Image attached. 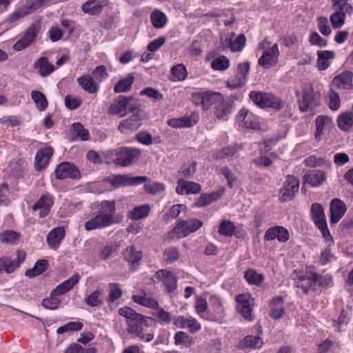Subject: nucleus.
Returning a JSON list of instances; mask_svg holds the SVG:
<instances>
[{"instance_id": "16", "label": "nucleus", "mask_w": 353, "mask_h": 353, "mask_svg": "<svg viewBox=\"0 0 353 353\" xmlns=\"http://www.w3.org/2000/svg\"><path fill=\"white\" fill-rule=\"evenodd\" d=\"M330 223L336 224L346 212L345 204L338 199H334L330 203Z\"/></svg>"}, {"instance_id": "55", "label": "nucleus", "mask_w": 353, "mask_h": 353, "mask_svg": "<svg viewBox=\"0 0 353 353\" xmlns=\"http://www.w3.org/2000/svg\"><path fill=\"white\" fill-rule=\"evenodd\" d=\"M230 65L229 59L225 56H220L214 59L211 63V67L215 70H225Z\"/></svg>"}, {"instance_id": "62", "label": "nucleus", "mask_w": 353, "mask_h": 353, "mask_svg": "<svg viewBox=\"0 0 353 353\" xmlns=\"http://www.w3.org/2000/svg\"><path fill=\"white\" fill-rule=\"evenodd\" d=\"M185 208V206L181 204L174 205L172 206L164 215V220L168 222L171 219L176 218L182 209Z\"/></svg>"}, {"instance_id": "48", "label": "nucleus", "mask_w": 353, "mask_h": 353, "mask_svg": "<svg viewBox=\"0 0 353 353\" xmlns=\"http://www.w3.org/2000/svg\"><path fill=\"white\" fill-rule=\"evenodd\" d=\"M245 279L250 284L259 285L264 279V276L261 274H259L256 271L249 269L245 272Z\"/></svg>"}, {"instance_id": "28", "label": "nucleus", "mask_w": 353, "mask_h": 353, "mask_svg": "<svg viewBox=\"0 0 353 353\" xmlns=\"http://www.w3.org/2000/svg\"><path fill=\"white\" fill-rule=\"evenodd\" d=\"M150 210L151 208L149 204L136 206L132 210L129 211L128 217L134 221L143 219L148 216Z\"/></svg>"}, {"instance_id": "21", "label": "nucleus", "mask_w": 353, "mask_h": 353, "mask_svg": "<svg viewBox=\"0 0 353 353\" xmlns=\"http://www.w3.org/2000/svg\"><path fill=\"white\" fill-rule=\"evenodd\" d=\"M77 81L81 88L89 94H94L99 90V84L89 74L78 77Z\"/></svg>"}, {"instance_id": "64", "label": "nucleus", "mask_w": 353, "mask_h": 353, "mask_svg": "<svg viewBox=\"0 0 353 353\" xmlns=\"http://www.w3.org/2000/svg\"><path fill=\"white\" fill-rule=\"evenodd\" d=\"M110 183L116 187L129 185L130 179L128 175L118 174L112 176L110 179Z\"/></svg>"}, {"instance_id": "3", "label": "nucleus", "mask_w": 353, "mask_h": 353, "mask_svg": "<svg viewBox=\"0 0 353 353\" xmlns=\"http://www.w3.org/2000/svg\"><path fill=\"white\" fill-rule=\"evenodd\" d=\"M203 222L197 219L179 221L174 228L168 233L170 239L185 237L201 228Z\"/></svg>"}, {"instance_id": "10", "label": "nucleus", "mask_w": 353, "mask_h": 353, "mask_svg": "<svg viewBox=\"0 0 353 353\" xmlns=\"http://www.w3.org/2000/svg\"><path fill=\"white\" fill-rule=\"evenodd\" d=\"M40 30V26L38 23H33L28 28L21 39H19L14 45L13 48L17 51H21L28 48L36 39Z\"/></svg>"}, {"instance_id": "32", "label": "nucleus", "mask_w": 353, "mask_h": 353, "mask_svg": "<svg viewBox=\"0 0 353 353\" xmlns=\"http://www.w3.org/2000/svg\"><path fill=\"white\" fill-rule=\"evenodd\" d=\"M123 255L124 259L132 264L139 263L143 256L142 252L134 245L126 248Z\"/></svg>"}, {"instance_id": "46", "label": "nucleus", "mask_w": 353, "mask_h": 353, "mask_svg": "<svg viewBox=\"0 0 353 353\" xmlns=\"http://www.w3.org/2000/svg\"><path fill=\"white\" fill-rule=\"evenodd\" d=\"M312 278L315 285L319 287L330 288L332 285V277L330 274L321 275L316 273H312Z\"/></svg>"}, {"instance_id": "52", "label": "nucleus", "mask_w": 353, "mask_h": 353, "mask_svg": "<svg viewBox=\"0 0 353 353\" xmlns=\"http://www.w3.org/2000/svg\"><path fill=\"white\" fill-rule=\"evenodd\" d=\"M83 324L81 322L70 321L59 327L57 330V333L59 334H61L67 332L79 331L81 330L83 328Z\"/></svg>"}, {"instance_id": "61", "label": "nucleus", "mask_w": 353, "mask_h": 353, "mask_svg": "<svg viewBox=\"0 0 353 353\" xmlns=\"http://www.w3.org/2000/svg\"><path fill=\"white\" fill-rule=\"evenodd\" d=\"M145 190L152 194H155L165 190V185L160 182H149L144 185Z\"/></svg>"}, {"instance_id": "4", "label": "nucleus", "mask_w": 353, "mask_h": 353, "mask_svg": "<svg viewBox=\"0 0 353 353\" xmlns=\"http://www.w3.org/2000/svg\"><path fill=\"white\" fill-rule=\"evenodd\" d=\"M311 213L314 222L321 230L323 238L333 243L332 236L328 230L325 215L322 205L319 203H313L311 208Z\"/></svg>"}, {"instance_id": "42", "label": "nucleus", "mask_w": 353, "mask_h": 353, "mask_svg": "<svg viewBox=\"0 0 353 353\" xmlns=\"http://www.w3.org/2000/svg\"><path fill=\"white\" fill-rule=\"evenodd\" d=\"M219 233L224 236H232L236 231V226L229 220H223L219 227Z\"/></svg>"}, {"instance_id": "2", "label": "nucleus", "mask_w": 353, "mask_h": 353, "mask_svg": "<svg viewBox=\"0 0 353 353\" xmlns=\"http://www.w3.org/2000/svg\"><path fill=\"white\" fill-rule=\"evenodd\" d=\"M115 158L113 162L115 165L121 167L131 165L136 162L141 156V150L136 148L121 147L114 150Z\"/></svg>"}, {"instance_id": "19", "label": "nucleus", "mask_w": 353, "mask_h": 353, "mask_svg": "<svg viewBox=\"0 0 353 353\" xmlns=\"http://www.w3.org/2000/svg\"><path fill=\"white\" fill-rule=\"evenodd\" d=\"M53 149L50 146L39 150L35 157V168L41 170L48 164L50 157L52 156Z\"/></svg>"}, {"instance_id": "51", "label": "nucleus", "mask_w": 353, "mask_h": 353, "mask_svg": "<svg viewBox=\"0 0 353 353\" xmlns=\"http://www.w3.org/2000/svg\"><path fill=\"white\" fill-rule=\"evenodd\" d=\"M210 304L214 307L217 319H221L224 314V308L221 299L217 296H212L210 297Z\"/></svg>"}, {"instance_id": "7", "label": "nucleus", "mask_w": 353, "mask_h": 353, "mask_svg": "<svg viewBox=\"0 0 353 353\" xmlns=\"http://www.w3.org/2000/svg\"><path fill=\"white\" fill-rule=\"evenodd\" d=\"M299 180L294 175H288L283 186L280 190V201L285 202L291 201L299 192Z\"/></svg>"}, {"instance_id": "53", "label": "nucleus", "mask_w": 353, "mask_h": 353, "mask_svg": "<svg viewBox=\"0 0 353 353\" xmlns=\"http://www.w3.org/2000/svg\"><path fill=\"white\" fill-rule=\"evenodd\" d=\"M72 131L74 135L79 137L81 141H87L90 138L89 131L80 123L72 124Z\"/></svg>"}, {"instance_id": "40", "label": "nucleus", "mask_w": 353, "mask_h": 353, "mask_svg": "<svg viewBox=\"0 0 353 353\" xmlns=\"http://www.w3.org/2000/svg\"><path fill=\"white\" fill-rule=\"evenodd\" d=\"M48 263L45 259L37 261L32 268L26 270L25 274L28 277H34L41 274L48 267Z\"/></svg>"}, {"instance_id": "50", "label": "nucleus", "mask_w": 353, "mask_h": 353, "mask_svg": "<svg viewBox=\"0 0 353 353\" xmlns=\"http://www.w3.org/2000/svg\"><path fill=\"white\" fill-rule=\"evenodd\" d=\"M328 106L332 110H338L341 106V98L336 91L330 90L327 94Z\"/></svg>"}, {"instance_id": "33", "label": "nucleus", "mask_w": 353, "mask_h": 353, "mask_svg": "<svg viewBox=\"0 0 353 353\" xmlns=\"http://www.w3.org/2000/svg\"><path fill=\"white\" fill-rule=\"evenodd\" d=\"M316 105L313 90L312 89L304 90L303 92V101L299 105L300 110L305 112L309 108L312 109Z\"/></svg>"}, {"instance_id": "39", "label": "nucleus", "mask_w": 353, "mask_h": 353, "mask_svg": "<svg viewBox=\"0 0 353 353\" xmlns=\"http://www.w3.org/2000/svg\"><path fill=\"white\" fill-rule=\"evenodd\" d=\"M134 81L132 74H128L125 78L121 79L114 86V91L116 93L125 92L128 91Z\"/></svg>"}, {"instance_id": "29", "label": "nucleus", "mask_w": 353, "mask_h": 353, "mask_svg": "<svg viewBox=\"0 0 353 353\" xmlns=\"http://www.w3.org/2000/svg\"><path fill=\"white\" fill-rule=\"evenodd\" d=\"M305 180L313 187L320 186L326 179L325 173L321 170H316L305 174Z\"/></svg>"}, {"instance_id": "17", "label": "nucleus", "mask_w": 353, "mask_h": 353, "mask_svg": "<svg viewBox=\"0 0 353 353\" xmlns=\"http://www.w3.org/2000/svg\"><path fill=\"white\" fill-rule=\"evenodd\" d=\"M201 190V185L197 183L185 181L183 179H179L177 181L176 192L179 194H197L200 192Z\"/></svg>"}, {"instance_id": "27", "label": "nucleus", "mask_w": 353, "mask_h": 353, "mask_svg": "<svg viewBox=\"0 0 353 353\" xmlns=\"http://www.w3.org/2000/svg\"><path fill=\"white\" fill-rule=\"evenodd\" d=\"M335 57L332 50H319L317 52V68L319 70H326L330 65L329 60Z\"/></svg>"}, {"instance_id": "14", "label": "nucleus", "mask_w": 353, "mask_h": 353, "mask_svg": "<svg viewBox=\"0 0 353 353\" xmlns=\"http://www.w3.org/2000/svg\"><path fill=\"white\" fill-rule=\"evenodd\" d=\"M290 238L288 230L283 226H274L268 228L265 233L266 241L277 239L279 242H286Z\"/></svg>"}, {"instance_id": "57", "label": "nucleus", "mask_w": 353, "mask_h": 353, "mask_svg": "<svg viewBox=\"0 0 353 353\" xmlns=\"http://www.w3.org/2000/svg\"><path fill=\"white\" fill-rule=\"evenodd\" d=\"M164 260L166 263H172L179 258V252L176 247H168L163 252Z\"/></svg>"}, {"instance_id": "25", "label": "nucleus", "mask_w": 353, "mask_h": 353, "mask_svg": "<svg viewBox=\"0 0 353 353\" xmlns=\"http://www.w3.org/2000/svg\"><path fill=\"white\" fill-rule=\"evenodd\" d=\"M84 303L90 307H101L103 303V290L97 289L84 297Z\"/></svg>"}, {"instance_id": "8", "label": "nucleus", "mask_w": 353, "mask_h": 353, "mask_svg": "<svg viewBox=\"0 0 353 353\" xmlns=\"http://www.w3.org/2000/svg\"><path fill=\"white\" fill-rule=\"evenodd\" d=\"M145 114L141 112L132 114L129 117L121 120L118 125V130L122 134H129L137 130L142 125V121L145 119Z\"/></svg>"}, {"instance_id": "44", "label": "nucleus", "mask_w": 353, "mask_h": 353, "mask_svg": "<svg viewBox=\"0 0 353 353\" xmlns=\"http://www.w3.org/2000/svg\"><path fill=\"white\" fill-rule=\"evenodd\" d=\"M58 295L53 293L52 291L50 296L43 299L41 305L43 307L48 310H56L59 307L61 300L57 298Z\"/></svg>"}, {"instance_id": "41", "label": "nucleus", "mask_w": 353, "mask_h": 353, "mask_svg": "<svg viewBox=\"0 0 353 353\" xmlns=\"http://www.w3.org/2000/svg\"><path fill=\"white\" fill-rule=\"evenodd\" d=\"M17 268L18 263L16 262V260H12L7 256L0 258V273L4 271L10 274L13 272Z\"/></svg>"}, {"instance_id": "49", "label": "nucleus", "mask_w": 353, "mask_h": 353, "mask_svg": "<svg viewBox=\"0 0 353 353\" xmlns=\"http://www.w3.org/2000/svg\"><path fill=\"white\" fill-rule=\"evenodd\" d=\"M19 237V233L14 230H6L0 234V241L5 243H16Z\"/></svg>"}, {"instance_id": "37", "label": "nucleus", "mask_w": 353, "mask_h": 353, "mask_svg": "<svg viewBox=\"0 0 353 353\" xmlns=\"http://www.w3.org/2000/svg\"><path fill=\"white\" fill-rule=\"evenodd\" d=\"M339 128L343 131H347L353 126V112H345L341 113L338 119Z\"/></svg>"}, {"instance_id": "56", "label": "nucleus", "mask_w": 353, "mask_h": 353, "mask_svg": "<svg viewBox=\"0 0 353 353\" xmlns=\"http://www.w3.org/2000/svg\"><path fill=\"white\" fill-rule=\"evenodd\" d=\"M243 343L245 346L252 349L260 348L263 345V340L258 336H247L244 338Z\"/></svg>"}, {"instance_id": "45", "label": "nucleus", "mask_w": 353, "mask_h": 353, "mask_svg": "<svg viewBox=\"0 0 353 353\" xmlns=\"http://www.w3.org/2000/svg\"><path fill=\"white\" fill-rule=\"evenodd\" d=\"M153 315L161 324H168L172 321L171 314L165 311L163 307H159V305L155 309Z\"/></svg>"}, {"instance_id": "23", "label": "nucleus", "mask_w": 353, "mask_h": 353, "mask_svg": "<svg viewBox=\"0 0 353 353\" xmlns=\"http://www.w3.org/2000/svg\"><path fill=\"white\" fill-rule=\"evenodd\" d=\"M80 276L78 273L73 274L71 277L59 284L52 291L53 293L60 296L70 291L79 283Z\"/></svg>"}, {"instance_id": "22", "label": "nucleus", "mask_w": 353, "mask_h": 353, "mask_svg": "<svg viewBox=\"0 0 353 353\" xmlns=\"http://www.w3.org/2000/svg\"><path fill=\"white\" fill-rule=\"evenodd\" d=\"M52 203L51 197L44 194L34 204L32 209L34 211L39 210V216L43 218L49 214Z\"/></svg>"}, {"instance_id": "24", "label": "nucleus", "mask_w": 353, "mask_h": 353, "mask_svg": "<svg viewBox=\"0 0 353 353\" xmlns=\"http://www.w3.org/2000/svg\"><path fill=\"white\" fill-rule=\"evenodd\" d=\"M65 236V230L61 227L52 230L47 236V243L50 248L56 250Z\"/></svg>"}, {"instance_id": "58", "label": "nucleus", "mask_w": 353, "mask_h": 353, "mask_svg": "<svg viewBox=\"0 0 353 353\" xmlns=\"http://www.w3.org/2000/svg\"><path fill=\"white\" fill-rule=\"evenodd\" d=\"M92 77L98 83L103 81L108 77L107 68L103 65L96 67L92 71Z\"/></svg>"}, {"instance_id": "54", "label": "nucleus", "mask_w": 353, "mask_h": 353, "mask_svg": "<svg viewBox=\"0 0 353 353\" xmlns=\"http://www.w3.org/2000/svg\"><path fill=\"white\" fill-rule=\"evenodd\" d=\"M118 312L119 315L126 319V321L128 320L139 321V319H140L141 316L142 315L137 313L136 311L128 306L119 308Z\"/></svg>"}, {"instance_id": "1", "label": "nucleus", "mask_w": 353, "mask_h": 353, "mask_svg": "<svg viewBox=\"0 0 353 353\" xmlns=\"http://www.w3.org/2000/svg\"><path fill=\"white\" fill-rule=\"evenodd\" d=\"M98 211L92 217L85 222L86 231L101 230L119 222L115 218L116 205L114 201L103 200L98 203Z\"/></svg>"}, {"instance_id": "30", "label": "nucleus", "mask_w": 353, "mask_h": 353, "mask_svg": "<svg viewBox=\"0 0 353 353\" xmlns=\"http://www.w3.org/2000/svg\"><path fill=\"white\" fill-rule=\"evenodd\" d=\"M34 68L38 69L41 77H45L50 75L54 70V67L49 63L47 57H40L34 63Z\"/></svg>"}, {"instance_id": "12", "label": "nucleus", "mask_w": 353, "mask_h": 353, "mask_svg": "<svg viewBox=\"0 0 353 353\" xmlns=\"http://www.w3.org/2000/svg\"><path fill=\"white\" fill-rule=\"evenodd\" d=\"M155 278L163 283L168 293H170L176 289L177 279L172 272L164 269L160 270L156 272Z\"/></svg>"}, {"instance_id": "47", "label": "nucleus", "mask_w": 353, "mask_h": 353, "mask_svg": "<svg viewBox=\"0 0 353 353\" xmlns=\"http://www.w3.org/2000/svg\"><path fill=\"white\" fill-rule=\"evenodd\" d=\"M166 20V15L161 11L154 10L151 14L152 23L156 28H163L165 25Z\"/></svg>"}, {"instance_id": "63", "label": "nucleus", "mask_w": 353, "mask_h": 353, "mask_svg": "<svg viewBox=\"0 0 353 353\" xmlns=\"http://www.w3.org/2000/svg\"><path fill=\"white\" fill-rule=\"evenodd\" d=\"M345 14L343 12L336 11L330 16V21L333 28H341L345 21Z\"/></svg>"}, {"instance_id": "13", "label": "nucleus", "mask_w": 353, "mask_h": 353, "mask_svg": "<svg viewBox=\"0 0 353 353\" xmlns=\"http://www.w3.org/2000/svg\"><path fill=\"white\" fill-rule=\"evenodd\" d=\"M131 100V97L125 96L118 97L114 102L108 107V113L113 115H118L121 117L126 115L128 106Z\"/></svg>"}, {"instance_id": "5", "label": "nucleus", "mask_w": 353, "mask_h": 353, "mask_svg": "<svg viewBox=\"0 0 353 353\" xmlns=\"http://www.w3.org/2000/svg\"><path fill=\"white\" fill-rule=\"evenodd\" d=\"M221 96L220 92L206 90L192 93L191 99L196 105H201L204 110H208L212 104L221 99Z\"/></svg>"}, {"instance_id": "20", "label": "nucleus", "mask_w": 353, "mask_h": 353, "mask_svg": "<svg viewBox=\"0 0 353 353\" xmlns=\"http://www.w3.org/2000/svg\"><path fill=\"white\" fill-rule=\"evenodd\" d=\"M353 72L345 71L336 76L332 80L334 86L339 89L350 90L352 88Z\"/></svg>"}, {"instance_id": "6", "label": "nucleus", "mask_w": 353, "mask_h": 353, "mask_svg": "<svg viewBox=\"0 0 353 353\" xmlns=\"http://www.w3.org/2000/svg\"><path fill=\"white\" fill-rule=\"evenodd\" d=\"M147 317L141 315L139 321L128 320L126 321L127 332L138 337L144 342L151 341L154 339V335L150 333L143 334V325L147 321Z\"/></svg>"}, {"instance_id": "60", "label": "nucleus", "mask_w": 353, "mask_h": 353, "mask_svg": "<svg viewBox=\"0 0 353 353\" xmlns=\"http://www.w3.org/2000/svg\"><path fill=\"white\" fill-rule=\"evenodd\" d=\"M246 39L243 34H239L233 41H230V48L232 52L241 51L245 45Z\"/></svg>"}, {"instance_id": "34", "label": "nucleus", "mask_w": 353, "mask_h": 353, "mask_svg": "<svg viewBox=\"0 0 353 353\" xmlns=\"http://www.w3.org/2000/svg\"><path fill=\"white\" fill-rule=\"evenodd\" d=\"M332 119L327 116L319 115L315 119L316 132L314 137L316 139H320L323 134L325 128L331 124Z\"/></svg>"}, {"instance_id": "15", "label": "nucleus", "mask_w": 353, "mask_h": 353, "mask_svg": "<svg viewBox=\"0 0 353 353\" xmlns=\"http://www.w3.org/2000/svg\"><path fill=\"white\" fill-rule=\"evenodd\" d=\"M233 102L230 99H225L221 96V99L216 103L214 114L219 119L226 121L228 116L232 113Z\"/></svg>"}, {"instance_id": "59", "label": "nucleus", "mask_w": 353, "mask_h": 353, "mask_svg": "<svg viewBox=\"0 0 353 353\" xmlns=\"http://www.w3.org/2000/svg\"><path fill=\"white\" fill-rule=\"evenodd\" d=\"M171 72L172 75L178 81H183L187 78L188 76L185 66L183 64H178L174 65L171 69Z\"/></svg>"}, {"instance_id": "43", "label": "nucleus", "mask_w": 353, "mask_h": 353, "mask_svg": "<svg viewBox=\"0 0 353 353\" xmlns=\"http://www.w3.org/2000/svg\"><path fill=\"white\" fill-rule=\"evenodd\" d=\"M109 294L108 301L114 303L115 301L121 298L123 295V291L120 287V284L117 283H110L108 284Z\"/></svg>"}, {"instance_id": "9", "label": "nucleus", "mask_w": 353, "mask_h": 353, "mask_svg": "<svg viewBox=\"0 0 353 353\" xmlns=\"http://www.w3.org/2000/svg\"><path fill=\"white\" fill-rule=\"evenodd\" d=\"M279 54L278 44L274 43L271 48H265L263 51L258 63L265 69L271 68L277 64Z\"/></svg>"}, {"instance_id": "38", "label": "nucleus", "mask_w": 353, "mask_h": 353, "mask_svg": "<svg viewBox=\"0 0 353 353\" xmlns=\"http://www.w3.org/2000/svg\"><path fill=\"white\" fill-rule=\"evenodd\" d=\"M261 108H274L279 109L281 108L280 99L270 93L263 92Z\"/></svg>"}, {"instance_id": "26", "label": "nucleus", "mask_w": 353, "mask_h": 353, "mask_svg": "<svg viewBox=\"0 0 353 353\" xmlns=\"http://www.w3.org/2000/svg\"><path fill=\"white\" fill-rule=\"evenodd\" d=\"M284 301L281 296L274 297L270 305V316L274 319H279L282 317L284 313Z\"/></svg>"}, {"instance_id": "11", "label": "nucleus", "mask_w": 353, "mask_h": 353, "mask_svg": "<svg viewBox=\"0 0 353 353\" xmlns=\"http://www.w3.org/2000/svg\"><path fill=\"white\" fill-rule=\"evenodd\" d=\"M54 173L58 179H64L66 178L79 179L81 177L78 168L69 162H63L58 165Z\"/></svg>"}, {"instance_id": "35", "label": "nucleus", "mask_w": 353, "mask_h": 353, "mask_svg": "<svg viewBox=\"0 0 353 353\" xmlns=\"http://www.w3.org/2000/svg\"><path fill=\"white\" fill-rule=\"evenodd\" d=\"M312 273H308L307 275L299 276L296 280V287L300 288L307 294L309 290L315 285L312 278Z\"/></svg>"}, {"instance_id": "18", "label": "nucleus", "mask_w": 353, "mask_h": 353, "mask_svg": "<svg viewBox=\"0 0 353 353\" xmlns=\"http://www.w3.org/2000/svg\"><path fill=\"white\" fill-rule=\"evenodd\" d=\"M108 3V0H88L81 6V10L90 15L99 14Z\"/></svg>"}, {"instance_id": "31", "label": "nucleus", "mask_w": 353, "mask_h": 353, "mask_svg": "<svg viewBox=\"0 0 353 353\" xmlns=\"http://www.w3.org/2000/svg\"><path fill=\"white\" fill-rule=\"evenodd\" d=\"M132 300L139 305L154 310L158 307L159 305L157 301L152 297L147 296L145 292H142L140 294H134L132 296Z\"/></svg>"}, {"instance_id": "36", "label": "nucleus", "mask_w": 353, "mask_h": 353, "mask_svg": "<svg viewBox=\"0 0 353 353\" xmlns=\"http://www.w3.org/2000/svg\"><path fill=\"white\" fill-rule=\"evenodd\" d=\"M31 98L39 111H44L48 108V102L43 92L35 90H32Z\"/></svg>"}]
</instances>
